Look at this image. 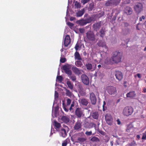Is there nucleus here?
Returning <instances> with one entry per match:
<instances>
[{
  "instance_id": "f257e3e1",
  "label": "nucleus",
  "mask_w": 146,
  "mask_h": 146,
  "mask_svg": "<svg viewBox=\"0 0 146 146\" xmlns=\"http://www.w3.org/2000/svg\"><path fill=\"white\" fill-rule=\"evenodd\" d=\"M74 108L76 109L75 115L78 117L80 118L83 115L84 111L81 108H79L78 105H75L74 103L73 102L71 104L69 110L70 111L72 112L74 111Z\"/></svg>"
},
{
  "instance_id": "f03ea898",
  "label": "nucleus",
  "mask_w": 146,
  "mask_h": 146,
  "mask_svg": "<svg viewBox=\"0 0 146 146\" xmlns=\"http://www.w3.org/2000/svg\"><path fill=\"white\" fill-rule=\"evenodd\" d=\"M69 130V128L66 125H64L63 127H61L59 131L60 135L63 137H65L67 135V133Z\"/></svg>"
},
{
  "instance_id": "7ed1b4c3",
  "label": "nucleus",
  "mask_w": 146,
  "mask_h": 146,
  "mask_svg": "<svg viewBox=\"0 0 146 146\" xmlns=\"http://www.w3.org/2000/svg\"><path fill=\"white\" fill-rule=\"evenodd\" d=\"M133 111V108L130 106H127L123 109V114L126 116H129L131 115Z\"/></svg>"
},
{
  "instance_id": "20e7f679",
  "label": "nucleus",
  "mask_w": 146,
  "mask_h": 146,
  "mask_svg": "<svg viewBox=\"0 0 146 146\" xmlns=\"http://www.w3.org/2000/svg\"><path fill=\"white\" fill-rule=\"evenodd\" d=\"M107 92L111 95H115L117 94L116 88L112 86H107L106 88Z\"/></svg>"
},
{
  "instance_id": "39448f33",
  "label": "nucleus",
  "mask_w": 146,
  "mask_h": 146,
  "mask_svg": "<svg viewBox=\"0 0 146 146\" xmlns=\"http://www.w3.org/2000/svg\"><path fill=\"white\" fill-rule=\"evenodd\" d=\"M119 51L113 52V55L111 58L113 64L117 63L119 62Z\"/></svg>"
},
{
  "instance_id": "423d86ee",
  "label": "nucleus",
  "mask_w": 146,
  "mask_h": 146,
  "mask_svg": "<svg viewBox=\"0 0 146 146\" xmlns=\"http://www.w3.org/2000/svg\"><path fill=\"white\" fill-rule=\"evenodd\" d=\"M87 38L89 40L94 41L95 40V36L94 33L91 31L87 32L86 33Z\"/></svg>"
},
{
  "instance_id": "0eeeda50",
  "label": "nucleus",
  "mask_w": 146,
  "mask_h": 146,
  "mask_svg": "<svg viewBox=\"0 0 146 146\" xmlns=\"http://www.w3.org/2000/svg\"><path fill=\"white\" fill-rule=\"evenodd\" d=\"M134 9L136 12L137 13H139L143 10V5L141 3H137L134 6Z\"/></svg>"
},
{
  "instance_id": "6e6552de",
  "label": "nucleus",
  "mask_w": 146,
  "mask_h": 146,
  "mask_svg": "<svg viewBox=\"0 0 146 146\" xmlns=\"http://www.w3.org/2000/svg\"><path fill=\"white\" fill-rule=\"evenodd\" d=\"M71 68L70 66L68 64L66 65L63 66V69L66 74L69 75H71L72 72L70 69Z\"/></svg>"
},
{
  "instance_id": "1a4fd4ad",
  "label": "nucleus",
  "mask_w": 146,
  "mask_h": 146,
  "mask_svg": "<svg viewBox=\"0 0 146 146\" xmlns=\"http://www.w3.org/2000/svg\"><path fill=\"white\" fill-rule=\"evenodd\" d=\"M105 119L106 123L109 125H111L113 123V119L109 114H107L105 116Z\"/></svg>"
},
{
  "instance_id": "9d476101",
  "label": "nucleus",
  "mask_w": 146,
  "mask_h": 146,
  "mask_svg": "<svg viewBox=\"0 0 146 146\" xmlns=\"http://www.w3.org/2000/svg\"><path fill=\"white\" fill-rule=\"evenodd\" d=\"M90 100L91 104L93 105L96 104L97 99L95 94L93 92L91 93L90 94Z\"/></svg>"
},
{
  "instance_id": "9b49d317",
  "label": "nucleus",
  "mask_w": 146,
  "mask_h": 146,
  "mask_svg": "<svg viewBox=\"0 0 146 146\" xmlns=\"http://www.w3.org/2000/svg\"><path fill=\"white\" fill-rule=\"evenodd\" d=\"M82 82L85 85H88L89 83V80L88 77L85 74H82L81 76Z\"/></svg>"
},
{
  "instance_id": "f8f14e48",
  "label": "nucleus",
  "mask_w": 146,
  "mask_h": 146,
  "mask_svg": "<svg viewBox=\"0 0 146 146\" xmlns=\"http://www.w3.org/2000/svg\"><path fill=\"white\" fill-rule=\"evenodd\" d=\"M82 122L80 120H78L74 127L75 130L78 131H80L82 129Z\"/></svg>"
},
{
  "instance_id": "ddd939ff",
  "label": "nucleus",
  "mask_w": 146,
  "mask_h": 146,
  "mask_svg": "<svg viewBox=\"0 0 146 146\" xmlns=\"http://www.w3.org/2000/svg\"><path fill=\"white\" fill-rule=\"evenodd\" d=\"M73 72L76 74L80 75L82 74V70L76 66H73L72 68Z\"/></svg>"
},
{
  "instance_id": "4468645a",
  "label": "nucleus",
  "mask_w": 146,
  "mask_h": 146,
  "mask_svg": "<svg viewBox=\"0 0 146 146\" xmlns=\"http://www.w3.org/2000/svg\"><path fill=\"white\" fill-rule=\"evenodd\" d=\"M70 43V36L68 35L66 36L64 39V44L65 46L67 47Z\"/></svg>"
},
{
  "instance_id": "2eb2a0df",
  "label": "nucleus",
  "mask_w": 146,
  "mask_h": 146,
  "mask_svg": "<svg viewBox=\"0 0 146 146\" xmlns=\"http://www.w3.org/2000/svg\"><path fill=\"white\" fill-rule=\"evenodd\" d=\"M97 44L99 46L104 47L107 50L108 47L106 46V44L104 41L101 40H99L97 43Z\"/></svg>"
},
{
  "instance_id": "dca6fc26",
  "label": "nucleus",
  "mask_w": 146,
  "mask_h": 146,
  "mask_svg": "<svg viewBox=\"0 0 146 146\" xmlns=\"http://www.w3.org/2000/svg\"><path fill=\"white\" fill-rule=\"evenodd\" d=\"M132 9L129 6L125 7L124 9V12L127 15H130L132 13Z\"/></svg>"
},
{
  "instance_id": "f3484780",
  "label": "nucleus",
  "mask_w": 146,
  "mask_h": 146,
  "mask_svg": "<svg viewBox=\"0 0 146 146\" xmlns=\"http://www.w3.org/2000/svg\"><path fill=\"white\" fill-rule=\"evenodd\" d=\"M94 30L96 31H98L101 27V24L100 23H96L93 25Z\"/></svg>"
},
{
  "instance_id": "a211bd4d",
  "label": "nucleus",
  "mask_w": 146,
  "mask_h": 146,
  "mask_svg": "<svg viewBox=\"0 0 146 146\" xmlns=\"http://www.w3.org/2000/svg\"><path fill=\"white\" fill-rule=\"evenodd\" d=\"M54 123L55 129L57 131H59V129L61 128L60 124L56 120L54 121Z\"/></svg>"
},
{
  "instance_id": "6ab92c4d",
  "label": "nucleus",
  "mask_w": 146,
  "mask_h": 146,
  "mask_svg": "<svg viewBox=\"0 0 146 146\" xmlns=\"http://www.w3.org/2000/svg\"><path fill=\"white\" fill-rule=\"evenodd\" d=\"M80 102L83 106H86L88 104V99L83 98L80 100Z\"/></svg>"
},
{
  "instance_id": "aec40b11",
  "label": "nucleus",
  "mask_w": 146,
  "mask_h": 146,
  "mask_svg": "<svg viewBox=\"0 0 146 146\" xmlns=\"http://www.w3.org/2000/svg\"><path fill=\"white\" fill-rule=\"evenodd\" d=\"M85 10L84 9H82L81 10L78 11L76 13V16L77 17H81L84 13Z\"/></svg>"
},
{
  "instance_id": "412c9836",
  "label": "nucleus",
  "mask_w": 146,
  "mask_h": 146,
  "mask_svg": "<svg viewBox=\"0 0 146 146\" xmlns=\"http://www.w3.org/2000/svg\"><path fill=\"white\" fill-rule=\"evenodd\" d=\"M104 64L106 65L112 64H113L112 60H111V58H106L104 61Z\"/></svg>"
},
{
  "instance_id": "4be33fe9",
  "label": "nucleus",
  "mask_w": 146,
  "mask_h": 146,
  "mask_svg": "<svg viewBox=\"0 0 146 146\" xmlns=\"http://www.w3.org/2000/svg\"><path fill=\"white\" fill-rule=\"evenodd\" d=\"M61 120L65 123H68L69 121V118L67 116H63L61 118Z\"/></svg>"
},
{
  "instance_id": "5701e85b",
  "label": "nucleus",
  "mask_w": 146,
  "mask_h": 146,
  "mask_svg": "<svg viewBox=\"0 0 146 146\" xmlns=\"http://www.w3.org/2000/svg\"><path fill=\"white\" fill-rule=\"evenodd\" d=\"M76 23L81 26H84L87 24L84 19H82L77 21Z\"/></svg>"
},
{
  "instance_id": "b1692460",
  "label": "nucleus",
  "mask_w": 146,
  "mask_h": 146,
  "mask_svg": "<svg viewBox=\"0 0 146 146\" xmlns=\"http://www.w3.org/2000/svg\"><path fill=\"white\" fill-rule=\"evenodd\" d=\"M75 58V59L78 60H82V58L78 52H76L74 54Z\"/></svg>"
},
{
  "instance_id": "393cba45",
  "label": "nucleus",
  "mask_w": 146,
  "mask_h": 146,
  "mask_svg": "<svg viewBox=\"0 0 146 146\" xmlns=\"http://www.w3.org/2000/svg\"><path fill=\"white\" fill-rule=\"evenodd\" d=\"M135 94L134 91L130 92L126 94L127 97L128 98H133L135 97Z\"/></svg>"
},
{
  "instance_id": "a878e982",
  "label": "nucleus",
  "mask_w": 146,
  "mask_h": 146,
  "mask_svg": "<svg viewBox=\"0 0 146 146\" xmlns=\"http://www.w3.org/2000/svg\"><path fill=\"white\" fill-rule=\"evenodd\" d=\"M91 116L94 119H97L99 116L98 112H93L91 113Z\"/></svg>"
},
{
  "instance_id": "bb28decb",
  "label": "nucleus",
  "mask_w": 146,
  "mask_h": 146,
  "mask_svg": "<svg viewBox=\"0 0 146 146\" xmlns=\"http://www.w3.org/2000/svg\"><path fill=\"white\" fill-rule=\"evenodd\" d=\"M105 5L106 7L112 6L113 4L112 0H108L106 1L105 4Z\"/></svg>"
},
{
  "instance_id": "cd10ccee",
  "label": "nucleus",
  "mask_w": 146,
  "mask_h": 146,
  "mask_svg": "<svg viewBox=\"0 0 146 146\" xmlns=\"http://www.w3.org/2000/svg\"><path fill=\"white\" fill-rule=\"evenodd\" d=\"M86 140V137H78L77 139L78 142L79 143L83 142L85 141Z\"/></svg>"
},
{
  "instance_id": "c85d7f7f",
  "label": "nucleus",
  "mask_w": 146,
  "mask_h": 146,
  "mask_svg": "<svg viewBox=\"0 0 146 146\" xmlns=\"http://www.w3.org/2000/svg\"><path fill=\"white\" fill-rule=\"evenodd\" d=\"M75 65L78 67H80L83 65L82 62L80 61H76L75 62Z\"/></svg>"
},
{
  "instance_id": "c756f323",
  "label": "nucleus",
  "mask_w": 146,
  "mask_h": 146,
  "mask_svg": "<svg viewBox=\"0 0 146 146\" xmlns=\"http://www.w3.org/2000/svg\"><path fill=\"white\" fill-rule=\"evenodd\" d=\"M67 84L68 87L71 90H72L73 88V85L72 83L69 81H68L67 82Z\"/></svg>"
},
{
  "instance_id": "7c9ffc66",
  "label": "nucleus",
  "mask_w": 146,
  "mask_h": 146,
  "mask_svg": "<svg viewBox=\"0 0 146 146\" xmlns=\"http://www.w3.org/2000/svg\"><path fill=\"white\" fill-rule=\"evenodd\" d=\"M90 141L92 142H98L100 140L98 137L94 136L90 139Z\"/></svg>"
},
{
  "instance_id": "2f4dec72",
  "label": "nucleus",
  "mask_w": 146,
  "mask_h": 146,
  "mask_svg": "<svg viewBox=\"0 0 146 146\" xmlns=\"http://www.w3.org/2000/svg\"><path fill=\"white\" fill-rule=\"evenodd\" d=\"M100 36L102 38H103L105 35L104 29L103 28L101 29L100 31Z\"/></svg>"
},
{
  "instance_id": "473e14b6",
  "label": "nucleus",
  "mask_w": 146,
  "mask_h": 146,
  "mask_svg": "<svg viewBox=\"0 0 146 146\" xmlns=\"http://www.w3.org/2000/svg\"><path fill=\"white\" fill-rule=\"evenodd\" d=\"M85 66L87 70H90L92 69V66L91 64L88 63L86 64Z\"/></svg>"
},
{
  "instance_id": "72a5a7b5",
  "label": "nucleus",
  "mask_w": 146,
  "mask_h": 146,
  "mask_svg": "<svg viewBox=\"0 0 146 146\" xmlns=\"http://www.w3.org/2000/svg\"><path fill=\"white\" fill-rule=\"evenodd\" d=\"M94 3H90L88 7V10L90 11H92L94 8Z\"/></svg>"
},
{
  "instance_id": "f704fd0d",
  "label": "nucleus",
  "mask_w": 146,
  "mask_h": 146,
  "mask_svg": "<svg viewBox=\"0 0 146 146\" xmlns=\"http://www.w3.org/2000/svg\"><path fill=\"white\" fill-rule=\"evenodd\" d=\"M66 92V96H68L69 97H70L72 96V93L69 90H68L67 89H65Z\"/></svg>"
},
{
  "instance_id": "c9c22d12",
  "label": "nucleus",
  "mask_w": 146,
  "mask_h": 146,
  "mask_svg": "<svg viewBox=\"0 0 146 146\" xmlns=\"http://www.w3.org/2000/svg\"><path fill=\"white\" fill-rule=\"evenodd\" d=\"M68 106L65 105L64 103H62V107L64 110L66 112H68Z\"/></svg>"
},
{
  "instance_id": "e433bc0d",
  "label": "nucleus",
  "mask_w": 146,
  "mask_h": 146,
  "mask_svg": "<svg viewBox=\"0 0 146 146\" xmlns=\"http://www.w3.org/2000/svg\"><path fill=\"white\" fill-rule=\"evenodd\" d=\"M84 20L86 23L87 24L90 23L92 21V17H90L89 18Z\"/></svg>"
},
{
  "instance_id": "4c0bfd02",
  "label": "nucleus",
  "mask_w": 146,
  "mask_h": 146,
  "mask_svg": "<svg viewBox=\"0 0 146 146\" xmlns=\"http://www.w3.org/2000/svg\"><path fill=\"white\" fill-rule=\"evenodd\" d=\"M113 6L117 5L119 3V0H112Z\"/></svg>"
},
{
  "instance_id": "58836bf2",
  "label": "nucleus",
  "mask_w": 146,
  "mask_h": 146,
  "mask_svg": "<svg viewBox=\"0 0 146 146\" xmlns=\"http://www.w3.org/2000/svg\"><path fill=\"white\" fill-rule=\"evenodd\" d=\"M75 6L77 9L80 8L81 7V5L80 3L78 2L77 1H76L75 4Z\"/></svg>"
},
{
  "instance_id": "ea45409f",
  "label": "nucleus",
  "mask_w": 146,
  "mask_h": 146,
  "mask_svg": "<svg viewBox=\"0 0 146 146\" xmlns=\"http://www.w3.org/2000/svg\"><path fill=\"white\" fill-rule=\"evenodd\" d=\"M78 90L79 91H82L83 90V87L81 84H78L77 85Z\"/></svg>"
},
{
  "instance_id": "a19ab883",
  "label": "nucleus",
  "mask_w": 146,
  "mask_h": 146,
  "mask_svg": "<svg viewBox=\"0 0 146 146\" xmlns=\"http://www.w3.org/2000/svg\"><path fill=\"white\" fill-rule=\"evenodd\" d=\"M130 30L129 29H127L123 32V33L125 35H127L130 33Z\"/></svg>"
},
{
  "instance_id": "79ce46f5",
  "label": "nucleus",
  "mask_w": 146,
  "mask_h": 146,
  "mask_svg": "<svg viewBox=\"0 0 146 146\" xmlns=\"http://www.w3.org/2000/svg\"><path fill=\"white\" fill-rule=\"evenodd\" d=\"M70 78L73 81H75L76 79V76L74 75H70Z\"/></svg>"
},
{
  "instance_id": "37998d69",
  "label": "nucleus",
  "mask_w": 146,
  "mask_h": 146,
  "mask_svg": "<svg viewBox=\"0 0 146 146\" xmlns=\"http://www.w3.org/2000/svg\"><path fill=\"white\" fill-rule=\"evenodd\" d=\"M133 128V126L131 124L129 125L127 127L126 131L127 132L129 131L130 129Z\"/></svg>"
},
{
  "instance_id": "c03bdc74",
  "label": "nucleus",
  "mask_w": 146,
  "mask_h": 146,
  "mask_svg": "<svg viewBox=\"0 0 146 146\" xmlns=\"http://www.w3.org/2000/svg\"><path fill=\"white\" fill-rule=\"evenodd\" d=\"M56 79L60 82L63 80L62 77L61 76H57L56 77Z\"/></svg>"
},
{
  "instance_id": "a18cd8bd",
  "label": "nucleus",
  "mask_w": 146,
  "mask_h": 146,
  "mask_svg": "<svg viewBox=\"0 0 146 146\" xmlns=\"http://www.w3.org/2000/svg\"><path fill=\"white\" fill-rule=\"evenodd\" d=\"M67 144V141L66 139L63 141L62 144V146H66Z\"/></svg>"
},
{
  "instance_id": "49530a36",
  "label": "nucleus",
  "mask_w": 146,
  "mask_h": 146,
  "mask_svg": "<svg viewBox=\"0 0 146 146\" xmlns=\"http://www.w3.org/2000/svg\"><path fill=\"white\" fill-rule=\"evenodd\" d=\"M106 104V103L105 101H104L103 104V110L104 111L106 109V107H105V106Z\"/></svg>"
},
{
  "instance_id": "de8ad7c7",
  "label": "nucleus",
  "mask_w": 146,
  "mask_h": 146,
  "mask_svg": "<svg viewBox=\"0 0 146 146\" xmlns=\"http://www.w3.org/2000/svg\"><path fill=\"white\" fill-rule=\"evenodd\" d=\"M90 0H82L81 2L83 5H84L88 2Z\"/></svg>"
},
{
  "instance_id": "09e8293b",
  "label": "nucleus",
  "mask_w": 146,
  "mask_h": 146,
  "mask_svg": "<svg viewBox=\"0 0 146 146\" xmlns=\"http://www.w3.org/2000/svg\"><path fill=\"white\" fill-rule=\"evenodd\" d=\"M67 103H66V104H66V106H69L71 102V100L70 99H68L67 100Z\"/></svg>"
},
{
  "instance_id": "8fccbe9b",
  "label": "nucleus",
  "mask_w": 146,
  "mask_h": 146,
  "mask_svg": "<svg viewBox=\"0 0 146 146\" xmlns=\"http://www.w3.org/2000/svg\"><path fill=\"white\" fill-rule=\"evenodd\" d=\"M67 24L70 28L72 27L74 25V24L70 22H68Z\"/></svg>"
},
{
  "instance_id": "3c124183",
  "label": "nucleus",
  "mask_w": 146,
  "mask_h": 146,
  "mask_svg": "<svg viewBox=\"0 0 146 146\" xmlns=\"http://www.w3.org/2000/svg\"><path fill=\"white\" fill-rule=\"evenodd\" d=\"M92 132L91 131H86L85 133V134L86 135H91L92 134Z\"/></svg>"
},
{
  "instance_id": "603ef678",
  "label": "nucleus",
  "mask_w": 146,
  "mask_h": 146,
  "mask_svg": "<svg viewBox=\"0 0 146 146\" xmlns=\"http://www.w3.org/2000/svg\"><path fill=\"white\" fill-rule=\"evenodd\" d=\"M60 61L62 63H64L66 61V58H61Z\"/></svg>"
},
{
  "instance_id": "864d4df0",
  "label": "nucleus",
  "mask_w": 146,
  "mask_h": 146,
  "mask_svg": "<svg viewBox=\"0 0 146 146\" xmlns=\"http://www.w3.org/2000/svg\"><path fill=\"white\" fill-rule=\"evenodd\" d=\"M142 139H146V131L145 133H143V135Z\"/></svg>"
},
{
  "instance_id": "5fc2aeb1",
  "label": "nucleus",
  "mask_w": 146,
  "mask_h": 146,
  "mask_svg": "<svg viewBox=\"0 0 146 146\" xmlns=\"http://www.w3.org/2000/svg\"><path fill=\"white\" fill-rule=\"evenodd\" d=\"M79 30L80 32L81 33H84L85 31V29L83 28H80Z\"/></svg>"
},
{
  "instance_id": "6e6d98bb",
  "label": "nucleus",
  "mask_w": 146,
  "mask_h": 146,
  "mask_svg": "<svg viewBox=\"0 0 146 146\" xmlns=\"http://www.w3.org/2000/svg\"><path fill=\"white\" fill-rule=\"evenodd\" d=\"M123 78V74L122 73L119 72V80H121Z\"/></svg>"
},
{
  "instance_id": "4d7b16f0",
  "label": "nucleus",
  "mask_w": 146,
  "mask_h": 146,
  "mask_svg": "<svg viewBox=\"0 0 146 146\" xmlns=\"http://www.w3.org/2000/svg\"><path fill=\"white\" fill-rule=\"evenodd\" d=\"M79 47V45L77 43L75 45V48L76 51H77Z\"/></svg>"
},
{
  "instance_id": "13d9d810",
  "label": "nucleus",
  "mask_w": 146,
  "mask_h": 146,
  "mask_svg": "<svg viewBox=\"0 0 146 146\" xmlns=\"http://www.w3.org/2000/svg\"><path fill=\"white\" fill-rule=\"evenodd\" d=\"M136 145V143L134 141L131 142L130 144L131 146H135Z\"/></svg>"
},
{
  "instance_id": "bf43d9fd",
  "label": "nucleus",
  "mask_w": 146,
  "mask_h": 146,
  "mask_svg": "<svg viewBox=\"0 0 146 146\" xmlns=\"http://www.w3.org/2000/svg\"><path fill=\"white\" fill-rule=\"evenodd\" d=\"M123 59V57L122 54H121L119 56V62L121 61L122 59Z\"/></svg>"
},
{
  "instance_id": "052dcab7",
  "label": "nucleus",
  "mask_w": 146,
  "mask_h": 146,
  "mask_svg": "<svg viewBox=\"0 0 146 146\" xmlns=\"http://www.w3.org/2000/svg\"><path fill=\"white\" fill-rule=\"evenodd\" d=\"M118 71H116V73H115V77H116V78L118 79V80H119V77H118V75H117V73H117V72H118Z\"/></svg>"
},
{
  "instance_id": "680f3d73",
  "label": "nucleus",
  "mask_w": 146,
  "mask_h": 146,
  "mask_svg": "<svg viewBox=\"0 0 146 146\" xmlns=\"http://www.w3.org/2000/svg\"><path fill=\"white\" fill-rule=\"evenodd\" d=\"M99 133L101 134L102 135H105V132L103 131H99Z\"/></svg>"
},
{
  "instance_id": "e2e57ef3",
  "label": "nucleus",
  "mask_w": 146,
  "mask_h": 146,
  "mask_svg": "<svg viewBox=\"0 0 146 146\" xmlns=\"http://www.w3.org/2000/svg\"><path fill=\"white\" fill-rule=\"evenodd\" d=\"M123 24L124 26L126 27H127L129 25L128 23H123Z\"/></svg>"
},
{
  "instance_id": "0e129e2a",
  "label": "nucleus",
  "mask_w": 146,
  "mask_h": 146,
  "mask_svg": "<svg viewBox=\"0 0 146 146\" xmlns=\"http://www.w3.org/2000/svg\"><path fill=\"white\" fill-rule=\"evenodd\" d=\"M75 19V17H70V19L71 21H72L74 20Z\"/></svg>"
},
{
  "instance_id": "69168bd1",
  "label": "nucleus",
  "mask_w": 146,
  "mask_h": 146,
  "mask_svg": "<svg viewBox=\"0 0 146 146\" xmlns=\"http://www.w3.org/2000/svg\"><path fill=\"white\" fill-rule=\"evenodd\" d=\"M140 24L139 23H138L137 25V26H136V29H137L138 30H139V28H138V26H139V25H140Z\"/></svg>"
},
{
  "instance_id": "338daca9",
  "label": "nucleus",
  "mask_w": 146,
  "mask_h": 146,
  "mask_svg": "<svg viewBox=\"0 0 146 146\" xmlns=\"http://www.w3.org/2000/svg\"><path fill=\"white\" fill-rule=\"evenodd\" d=\"M137 76L138 77V78H141V74H137Z\"/></svg>"
},
{
  "instance_id": "774afa93",
  "label": "nucleus",
  "mask_w": 146,
  "mask_h": 146,
  "mask_svg": "<svg viewBox=\"0 0 146 146\" xmlns=\"http://www.w3.org/2000/svg\"><path fill=\"white\" fill-rule=\"evenodd\" d=\"M127 83L126 82H124V86L125 87H126L127 86L126 85H125V84Z\"/></svg>"
}]
</instances>
